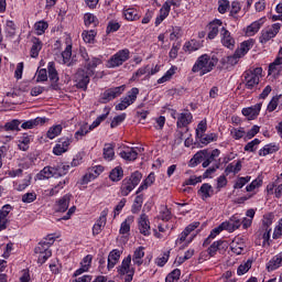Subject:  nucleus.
Segmentation results:
<instances>
[{
	"mask_svg": "<svg viewBox=\"0 0 282 282\" xmlns=\"http://www.w3.org/2000/svg\"><path fill=\"white\" fill-rule=\"evenodd\" d=\"M217 63H219L217 56L203 54L196 59L192 72L193 74H199V76H206V74H210V72L217 67Z\"/></svg>",
	"mask_w": 282,
	"mask_h": 282,
	"instance_id": "nucleus-1",
	"label": "nucleus"
},
{
	"mask_svg": "<svg viewBox=\"0 0 282 282\" xmlns=\"http://www.w3.org/2000/svg\"><path fill=\"white\" fill-rule=\"evenodd\" d=\"M54 235H48L35 247L34 252L37 254V263L41 265L52 257V250L50 247L54 245Z\"/></svg>",
	"mask_w": 282,
	"mask_h": 282,
	"instance_id": "nucleus-2",
	"label": "nucleus"
},
{
	"mask_svg": "<svg viewBox=\"0 0 282 282\" xmlns=\"http://www.w3.org/2000/svg\"><path fill=\"white\" fill-rule=\"evenodd\" d=\"M141 180H142V173L138 171L133 172L129 177H126L121 182V186L119 191L121 197H128L130 193L135 188V186L140 184Z\"/></svg>",
	"mask_w": 282,
	"mask_h": 282,
	"instance_id": "nucleus-3",
	"label": "nucleus"
},
{
	"mask_svg": "<svg viewBox=\"0 0 282 282\" xmlns=\"http://www.w3.org/2000/svg\"><path fill=\"white\" fill-rule=\"evenodd\" d=\"M263 76V68L256 67L243 73L246 89H254Z\"/></svg>",
	"mask_w": 282,
	"mask_h": 282,
	"instance_id": "nucleus-4",
	"label": "nucleus"
},
{
	"mask_svg": "<svg viewBox=\"0 0 282 282\" xmlns=\"http://www.w3.org/2000/svg\"><path fill=\"white\" fill-rule=\"evenodd\" d=\"M129 58H131L129 48L120 50L107 61L106 67H108V69H115L116 67L124 65Z\"/></svg>",
	"mask_w": 282,
	"mask_h": 282,
	"instance_id": "nucleus-5",
	"label": "nucleus"
},
{
	"mask_svg": "<svg viewBox=\"0 0 282 282\" xmlns=\"http://www.w3.org/2000/svg\"><path fill=\"white\" fill-rule=\"evenodd\" d=\"M199 221H194L189 224L185 229L178 235V238L175 240V246H188L193 242V239H195V236H192L188 238V235L191 232H194V230H197L199 228Z\"/></svg>",
	"mask_w": 282,
	"mask_h": 282,
	"instance_id": "nucleus-6",
	"label": "nucleus"
},
{
	"mask_svg": "<svg viewBox=\"0 0 282 282\" xmlns=\"http://www.w3.org/2000/svg\"><path fill=\"white\" fill-rule=\"evenodd\" d=\"M124 89H127V86L124 85L109 88L100 95L99 101L102 105H107V102H111V100H116V98H119V96H122V94H124Z\"/></svg>",
	"mask_w": 282,
	"mask_h": 282,
	"instance_id": "nucleus-7",
	"label": "nucleus"
},
{
	"mask_svg": "<svg viewBox=\"0 0 282 282\" xmlns=\"http://www.w3.org/2000/svg\"><path fill=\"white\" fill-rule=\"evenodd\" d=\"M140 94V89L132 88L127 93V96L121 98V101L115 107L116 111H124V109H128L138 100V95Z\"/></svg>",
	"mask_w": 282,
	"mask_h": 282,
	"instance_id": "nucleus-8",
	"label": "nucleus"
},
{
	"mask_svg": "<svg viewBox=\"0 0 282 282\" xmlns=\"http://www.w3.org/2000/svg\"><path fill=\"white\" fill-rule=\"evenodd\" d=\"M117 272L122 276H124L126 274V282L133 281V274H135V269L131 267V254H129L122 260L121 265L117 268Z\"/></svg>",
	"mask_w": 282,
	"mask_h": 282,
	"instance_id": "nucleus-9",
	"label": "nucleus"
},
{
	"mask_svg": "<svg viewBox=\"0 0 282 282\" xmlns=\"http://www.w3.org/2000/svg\"><path fill=\"white\" fill-rule=\"evenodd\" d=\"M281 23H274L270 26L264 28L261 31V35L259 37V41L262 45H265V43H269V41H272V39H274V36H276L279 34V32L281 31Z\"/></svg>",
	"mask_w": 282,
	"mask_h": 282,
	"instance_id": "nucleus-10",
	"label": "nucleus"
},
{
	"mask_svg": "<svg viewBox=\"0 0 282 282\" xmlns=\"http://www.w3.org/2000/svg\"><path fill=\"white\" fill-rule=\"evenodd\" d=\"M94 76L93 74H89V70H86L85 68H79L75 74V83L76 87L78 89H87V86L89 85V80Z\"/></svg>",
	"mask_w": 282,
	"mask_h": 282,
	"instance_id": "nucleus-11",
	"label": "nucleus"
},
{
	"mask_svg": "<svg viewBox=\"0 0 282 282\" xmlns=\"http://www.w3.org/2000/svg\"><path fill=\"white\" fill-rule=\"evenodd\" d=\"M72 142L74 139L70 137H62L57 140V143L53 148L54 155H63V153H67L69 151V147H72Z\"/></svg>",
	"mask_w": 282,
	"mask_h": 282,
	"instance_id": "nucleus-12",
	"label": "nucleus"
},
{
	"mask_svg": "<svg viewBox=\"0 0 282 282\" xmlns=\"http://www.w3.org/2000/svg\"><path fill=\"white\" fill-rule=\"evenodd\" d=\"M139 232L144 237L151 235V221H149V216L147 214H141L138 220Z\"/></svg>",
	"mask_w": 282,
	"mask_h": 282,
	"instance_id": "nucleus-13",
	"label": "nucleus"
},
{
	"mask_svg": "<svg viewBox=\"0 0 282 282\" xmlns=\"http://www.w3.org/2000/svg\"><path fill=\"white\" fill-rule=\"evenodd\" d=\"M220 43L228 50H235V37L228 29L221 28L220 30Z\"/></svg>",
	"mask_w": 282,
	"mask_h": 282,
	"instance_id": "nucleus-14",
	"label": "nucleus"
},
{
	"mask_svg": "<svg viewBox=\"0 0 282 282\" xmlns=\"http://www.w3.org/2000/svg\"><path fill=\"white\" fill-rule=\"evenodd\" d=\"M107 215H109V208H105L99 216V219L93 226V235H100L102 228L107 226Z\"/></svg>",
	"mask_w": 282,
	"mask_h": 282,
	"instance_id": "nucleus-15",
	"label": "nucleus"
},
{
	"mask_svg": "<svg viewBox=\"0 0 282 282\" xmlns=\"http://www.w3.org/2000/svg\"><path fill=\"white\" fill-rule=\"evenodd\" d=\"M105 167L102 165H96L88 170V172L83 176V184H89V182L96 180L102 172Z\"/></svg>",
	"mask_w": 282,
	"mask_h": 282,
	"instance_id": "nucleus-16",
	"label": "nucleus"
},
{
	"mask_svg": "<svg viewBox=\"0 0 282 282\" xmlns=\"http://www.w3.org/2000/svg\"><path fill=\"white\" fill-rule=\"evenodd\" d=\"M261 107H263V102L256 104L254 106L243 108L242 116L248 118V120H254L258 118L259 113H261Z\"/></svg>",
	"mask_w": 282,
	"mask_h": 282,
	"instance_id": "nucleus-17",
	"label": "nucleus"
},
{
	"mask_svg": "<svg viewBox=\"0 0 282 282\" xmlns=\"http://www.w3.org/2000/svg\"><path fill=\"white\" fill-rule=\"evenodd\" d=\"M223 227L228 232H235V230H238V228H241V218H239V215L236 214L231 216L228 221H224Z\"/></svg>",
	"mask_w": 282,
	"mask_h": 282,
	"instance_id": "nucleus-18",
	"label": "nucleus"
},
{
	"mask_svg": "<svg viewBox=\"0 0 282 282\" xmlns=\"http://www.w3.org/2000/svg\"><path fill=\"white\" fill-rule=\"evenodd\" d=\"M221 28H226L224 26V22L221 20H214L213 22H210L207 39H209V41L217 39L219 32L221 33Z\"/></svg>",
	"mask_w": 282,
	"mask_h": 282,
	"instance_id": "nucleus-19",
	"label": "nucleus"
},
{
	"mask_svg": "<svg viewBox=\"0 0 282 282\" xmlns=\"http://www.w3.org/2000/svg\"><path fill=\"white\" fill-rule=\"evenodd\" d=\"M230 250L234 252V254H243V250H246V241H243V238H234L230 243Z\"/></svg>",
	"mask_w": 282,
	"mask_h": 282,
	"instance_id": "nucleus-20",
	"label": "nucleus"
},
{
	"mask_svg": "<svg viewBox=\"0 0 282 282\" xmlns=\"http://www.w3.org/2000/svg\"><path fill=\"white\" fill-rule=\"evenodd\" d=\"M93 259L94 257H91V254H87L86 257H84V259L80 262V268L74 272V276H80V274H85V272H89V269L91 268Z\"/></svg>",
	"mask_w": 282,
	"mask_h": 282,
	"instance_id": "nucleus-21",
	"label": "nucleus"
},
{
	"mask_svg": "<svg viewBox=\"0 0 282 282\" xmlns=\"http://www.w3.org/2000/svg\"><path fill=\"white\" fill-rule=\"evenodd\" d=\"M193 122V113L185 111L178 115L177 121H176V127L177 129H184L188 127Z\"/></svg>",
	"mask_w": 282,
	"mask_h": 282,
	"instance_id": "nucleus-22",
	"label": "nucleus"
},
{
	"mask_svg": "<svg viewBox=\"0 0 282 282\" xmlns=\"http://www.w3.org/2000/svg\"><path fill=\"white\" fill-rule=\"evenodd\" d=\"M254 47V40L250 39L247 41H243L240 46L235 51L236 56L243 58L248 52H250V48Z\"/></svg>",
	"mask_w": 282,
	"mask_h": 282,
	"instance_id": "nucleus-23",
	"label": "nucleus"
},
{
	"mask_svg": "<svg viewBox=\"0 0 282 282\" xmlns=\"http://www.w3.org/2000/svg\"><path fill=\"white\" fill-rule=\"evenodd\" d=\"M58 170L52 166H45L40 173L36 175V180H50L51 177H58Z\"/></svg>",
	"mask_w": 282,
	"mask_h": 282,
	"instance_id": "nucleus-24",
	"label": "nucleus"
},
{
	"mask_svg": "<svg viewBox=\"0 0 282 282\" xmlns=\"http://www.w3.org/2000/svg\"><path fill=\"white\" fill-rule=\"evenodd\" d=\"M120 257H122V251L120 249H113L108 254V270H113L116 265H118V261H120Z\"/></svg>",
	"mask_w": 282,
	"mask_h": 282,
	"instance_id": "nucleus-25",
	"label": "nucleus"
},
{
	"mask_svg": "<svg viewBox=\"0 0 282 282\" xmlns=\"http://www.w3.org/2000/svg\"><path fill=\"white\" fill-rule=\"evenodd\" d=\"M102 65V58L100 57H90L85 64L84 69L88 72V74H96V67Z\"/></svg>",
	"mask_w": 282,
	"mask_h": 282,
	"instance_id": "nucleus-26",
	"label": "nucleus"
},
{
	"mask_svg": "<svg viewBox=\"0 0 282 282\" xmlns=\"http://www.w3.org/2000/svg\"><path fill=\"white\" fill-rule=\"evenodd\" d=\"M119 155L127 162H135V160H138V148H127L122 150Z\"/></svg>",
	"mask_w": 282,
	"mask_h": 282,
	"instance_id": "nucleus-27",
	"label": "nucleus"
},
{
	"mask_svg": "<svg viewBox=\"0 0 282 282\" xmlns=\"http://www.w3.org/2000/svg\"><path fill=\"white\" fill-rule=\"evenodd\" d=\"M31 42L30 56L31 58H39V54L43 50V42L39 37H32Z\"/></svg>",
	"mask_w": 282,
	"mask_h": 282,
	"instance_id": "nucleus-28",
	"label": "nucleus"
},
{
	"mask_svg": "<svg viewBox=\"0 0 282 282\" xmlns=\"http://www.w3.org/2000/svg\"><path fill=\"white\" fill-rule=\"evenodd\" d=\"M228 248V243L224 240L214 241L209 248L207 249V252L210 257H215L219 250H226Z\"/></svg>",
	"mask_w": 282,
	"mask_h": 282,
	"instance_id": "nucleus-29",
	"label": "nucleus"
},
{
	"mask_svg": "<svg viewBox=\"0 0 282 282\" xmlns=\"http://www.w3.org/2000/svg\"><path fill=\"white\" fill-rule=\"evenodd\" d=\"M214 194L215 189H213V185L208 183H204L198 189V195L204 202H206V199H209V197H212Z\"/></svg>",
	"mask_w": 282,
	"mask_h": 282,
	"instance_id": "nucleus-30",
	"label": "nucleus"
},
{
	"mask_svg": "<svg viewBox=\"0 0 282 282\" xmlns=\"http://www.w3.org/2000/svg\"><path fill=\"white\" fill-rule=\"evenodd\" d=\"M282 267V251L275 254L268 263L267 270L268 272H274V270H279Z\"/></svg>",
	"mask_w": 282,
	"mask_h": 282,
	"instance_id": "nucleus-31",
	"label": "nucleus"
},
{
	"mask_svg": "<svg viewBox=\"0 0 282 282\" xmlns=\"http://www.w3.org/2000/svg\"><path fill=\"white\" fill-rule=\"evenodd\" d=\"M240 58L241 57L238 56L237 53H234V55L223 57L220 63H221L223 67H225V69H230L231 67H235V65H237V63H239Z\"/></svg>",
	"mask_w": 282,
	"mask_h": 282,
	"instance_id": "nucleus-32",
	"label": "nucleus"
},
{
	"mask_svg": "<svg viewBox=\"0 0 282 282\" xmlns=\"http://www.w3.org/2000/svg\"><path fill=\"white\" fill-rule=\"evenodd\" d=\"M206 155H208V150H202L194 154V156L189 160L188 166L195 169L198 164H202L204 160H206Z\"/></svg>",
	"mask_w": 282,
	"mask_h": 282,
	"instance_id": "nucleus-33",
	"label": "nucleus"
},
{
	"mask_svg": "<svg viewBox=\"0 0 282 282\" xmlns=\"http://www.w3.org/2000/svg\"><path fill=\"white\" fill-rule=\"evenodd\" d=\"M219 155H221V151H219V149H215L212 152H208L207 150V154L203 161V169H208V166H210Z\"/></svg>",
	"mask_w": 282,
	"mask_h": 282,
	"instance_id": "nucleus-34",
	"label": "nucleus"
},
{
	"mask_svg": "<svg viewBox=\"0 0 282 282\" xmlns=\"http://www.w3.org/2000/svg\"><path fill=\"white\" fill-rule=\"evenodd\" d=\"M47 122V118L45 117H36L35 119H30L21 124L22 129H34V127H39V124H45Z\"/></svg>",
	"mask_w": 282,
	"mask_h": 282,
	"instance_id": "nucleus-35",
	"label": "nucleus"
},
{
	"mask_svg": "<svg viewBox=\"0 0 282 282\" xmlns=\"http://www.w3.org/2000/svg\"><path fill=\"white\" fill-rule=\"evenodd\" d=\"M69 195H64L55 204V213H65L69 208Z\"/></svg>",
	"mask_w": 282,
	"mask_h": 282,
	"instance_id": "nucleus-36",
	"label": "nucleus"
},
{
	"mask_svg": "<svg viewBox=\"0 0 282 282\" xmlns=\"http://www.w3.org/2000/svg\"><path fill=\"white\" fill-rule=\"evenodd\" d=\"M265 23V17L260 18L258 21H254L247 28V34L249 36H254L259 30H261V26Z\"/></svg>",
	"mask_w": 282,
	"mask_h": 282,
	"instance_id": "nucleus-37",
	"label": "nucleus"
},
{
	"mask_svg": "<svg viewBox=\"0 0 282 282\" xmlns=\"http://www.w3.org/2000/svg\"><path fill=\"white\" fill-rule=\"evenodd\" d=\"M279 144L269 143L259 150L260 158H265V155H272V153H276L279 151Z\"/></svg>",
	"mask_w": 282,
	"mask_h": 282,
	"instance_id": "nucleus-38",
	"label": "nucleus"
},
{
	"mask_svg": "<svg viewBox=\"0 0 282 282\" xmlns=\"http://www.w3.org/2000/svg\"><path fill=\"white\" fill-rule=\"evenodd\" d=\"M30 184H32V176L28 175L22 181L13 182V188H14V191H18L21 193V192L25 191V188H28V186H30Z\"/></svg>",
	"mask_w": 282,
	"mask_h": 282,
	"instance_id": "nucleus-39",
	"label": "nucleus"
},
{
	"mask_svg": "<svg viewBox=\"0 0 282 282\" xmlns=\"http://www.w3.org/2000/svg\"><path fill=\"white\" fill-rule=\"evenodd\" d=\"M242 169L241 161H234L232 163H229L225 169V174L230 175L234 173V175H237Z\"/></svg>",
	"mask_w": 282,
	"mask_h": 282,
	"instance_id": "nucleus-40",
	"label": "nucleus"
},
{
	"mask_svg": "<svg viewBox=\"0 0 282 282\" xmlns=\"http://www.w3.org/2000/svg\"><path fill=\"white\" fill-rule=\"evenodd\" d=\"M142 259H144V247H139L133 252L132 262L134 265H142L144 263Z\"/></svg>",
	"mask_w": 282,
	"mask_h": 282,
	"instance_id": "nucleus-41",
	"label": "nucleus"
},
{
	"mask_svg": "<svg viewBox=\"0 0 282 282\" xmlns=\"http://www.w3.org/2000/svg\"><path fill=\"white\" fill-rule=\"evenodd\" d=\"M154 183H155V173L152 172L139 186L137 194L142 193V191H147V188H149V186H153Z\"/></svg>",
	"mask_w": 282,
	"mask_h": 282,
	"instance_id": "nucleus-42",
	"label": "nucleus"
},
{
	"mask_svg": "<svg viewBox=\"0 0 282 282\" xmlns=\"http://www.w3.org/2000/svg\"><path fill=\"white\" fill-rule=\"evenodd\" d=\"M131 224H133V216H128L120 226L119 234L120 235H129L131 232Z\"/></svg>",
	"mask_w": 282,
	"mask_h": 282,
	"instance_id": "nucleus-43",
	"label": "nucleus"
},
{
	"mask_svg": "<svg viewBox=\"0 0 282 282\" xmlns=\"http://www.w3.org/2000/svg\"><path fill=\"white\" fill-rule=\"evenodd\" d=\"M123 17L127 21H138L140 19V12L134 8L124 9Z\"/></svg>",
	"mask_w": 282,
	"mask_h": 282,
	"instance_id": "nucleus-44",
	"label": "nucleus"
},
{
	"mask_svg": "<svg viewBox=\"0 0 282 282\" xmlns=\"http://www.w3.org/2000/svg\"><path fill=\"white\" fill-rule=\"evenodd\" d=\"M61 133H63L62 124L52 126L46 132V138H48V140H54V138H58Z\"/></svg>",
	"mask_w": 282,
	"mask_h": 282,
	"instance_id": "nucleus-45",
	"label": "nucleus"
},
{
	"mask_svg": "<svg viewBox=\"0 0 282 282\" xmlns=\"http://www.w3.org/2000/svg\"><path fill=\"white\" fill-rule=\"evenodd\" d=\"M113 158H116V152L113 150V144L111 143H106L104 145V159L107 162H111V160H113Z\"/></svg>",
	"mask_w": 282,
	"mask_h": 282,
	"instance_id": "nucleus-46",
	"label": "nucleus"
},
{
	"mask_svg": "<svg viewBox=\"0 0 282 282\" xmlns=\"http://www.w3.org/2000/svg\"><path fill=\"white\" fill-rule=\"evenodd\" d=\"M177 73V66H172L166 73L158 79L159 85H163V83H169L173 76Z\"/></svg>",
	"mask_w": 282,
	"mask_h": 282,
	"instance_id": "nucleus-47",
	"label": "nucleus"
},
{
	"mask_svg": "<svg viewBox=\"0 0 282 282\" xmlns=\"http://www.w3.org/2000/svg\"><path fill=\"white\" fill-rule=\"evenodd\" d=\"M47 72H48V78L51 83H57L59 80L58 78V72L56 70V66L54 62H50L47 64Z\"/></svg>",
	"mask_w": 282,
	"mask_h": 282,
	"instance_id": "nucleus-48",
	"label": "nucleus"
},
{
	"mask_svg": "<svg viewBox=\"0 0 282 282\" xmlns=\"http://www.w3.org/2000/svg\"><path fill=\"white\" fill-rule=\"evenodd\" d=\"M219 135L215 132L203 134V137H198L200 144H204L205 147L210 144V142H217Z\"/></svg>",
	"mask_w": 282,
	"mask_h": 282,
	"instance_id": "nucleus-49",
	"label": "nucleus"
},
{
	"mask_svg": "<svg viewBox=\"0 0 282 282\" xmlns=\"http://www.w3.org/2000/svg\"><path fill=\"white\" fill-rule=\"evenodd\" d=\"M89 132H90L89 124L83 123L74 134L76 142H78L79 140H83V138H85V135H87V133Z\"/></svg>",
	"mask_w": 282,
	"mask_h": 282,
	"instance_id": "nucleus-50",
	"label": "nucleus"
},
{
	"mask_svg": "<svg viewBox=\"0 0 282 282\" xmlns=\"http://www.w3.org/2000/svg\"><path fill=\"white\" fill-rule=\"evenodd\" d=\"M282 65V57L275 58L270 65L268 74L269 76H272V74L275 76V74H279V69H281Z\"/></svg>",
	"mask_w": 282,
	"mask_h": 282,
	"instance_id": "nucleus-51",
	"label": "nucleus"
},
{
	"mask_svg": "<svg viewBox=\"0 0 282 282\" xmlns=\"http://www.w3.org/2000/svg\"><path fill=\"white\" fill-rule=\"evenodd\" d=\"M109 177L111 182H120L124 177V171L120 166H117L111 170Z\"/></svg>",
	"mask_w": 282,
	"mask_h": 282,
	"instance_id": "nucleus-52",
	"label": "nucleus"
},
{
	"mask_svg": "<svg viewBox=\"0 0 282 282\" xmlns=\"http://www.w3.org/2000/svg\"><path fill=\"white\" fill-rule=\"evenodd\" d=\"M230 135L234 140H246V128L239 127V128H231L230 129Z\"/></svg>",
	"mask_w": 282,
	"mask_h": 282,
	"instance_id": "nucleus-53",
	"label": "nucleus"
},
{
	"mask_svg": "<svg viewBox=\"0 0 282 282\" xmlns=\"http://www.w3.org/2000/svg\"><path fill=\"white\" fill-rule=\"evenodd\" d=\"M223 230H226V227H224V223H221L218 227L214 228L208 238L204 241V246H208L210 242V239H215L218 235L223 232Z\"/></svg>",
	"mask_w": 282,
	"mask_h": 282,
	"instance_id": "nucleus-54",
	"label": "nucleus"
},
{
	"mask_svg": "<svg viewBox=\"0 0 282 282\" xmlns=\"http://www.w3.org/2000/svg\"><path fill=\"white\" fill-rule=\"evenodd\" d=\"M84 23L87 28H89L90 25H94V28H96V25H98V18L94 13H85Z\"/></svg>",
	"mask_w": 282,
	"mask_h": 282,
	"instance_id": "nucleus-55",
	"label": "nucleus"
},
{
	"mask_svg": "<svg viewBox=\"0 0 282 282\" xmlns=\"http://www.w3.org/2000/svg\"><path fill=\"white\" fill-rule=\"evenodd\" d=\"M259 144H261V140L259 139H253L252 141L248 142L243 150L247 153H254V151H257L259 149Z\"/></svg>",
	"mask_w": 282,
	"mask_h": 282,
	"instance_id": "nucleus-56",
	"label": "nucleus"
},
{
	"mask_svg": "<svg viewBox=\"0 0 282 282\" xmlns=\"http://www.w3.org/2000/svg\"><path fill=\"white\" fill-rule=\"evenodd\" d=\"M72 61V44L66 45L65 50L62 52V61L63 65H67Z\"/></svg>",
	"mask_w": 282,
	"mask_h": 282,
	"instance_id": "nucleus-57",
	"label": "nucleus"
},
{
	"mask_svg": "<svg viewBox=\"0 0 282 282\" xmlns=\"http://www.w3.org/2000/svg\"><path fill=\"white\" fill-rule=\"evenodd\" d=\"M250 268H252V260H247L241 263L237 269L238 276H243L247 272H249Z\"/></svg>",
	"mask_w": 282,
	"mask_h": 282,
	"instance_id": "nucleus-58",
	"label": "nucleus"
},
{
	"mask_svg": "<svg viewBox=\"0 0 282 282\" xmlns=\"http://www.w3.org/2000/svg\"><path fill=\"white\" fill-rule=\"evenodd\" d=\"M274 223V214H265L262 218V226L264 230H272L270 226Z\"/></svg>",
	"mask_w": 282,
	"mask_h": 282,
	"instance_id": "nucleus-59",
	"label": "nucleus"
},
{
	"mask_svg": "<svg viewBox=\"0 0 282 282\" xmlns=\"http://www.w3.org/2000/svg\"><path fill=\"white\" fill-rule=\"evenodd\" d=\"M47 28H50V25L45 21H40L34 24V30L37 36L45 34V30H47Z\"/></svg>",
	"mask_w": 282,
	"mask_h": 282,
	"instance_id": "nucleus-60",
	"label": "nucleus"
},
{
	"mask_svg": "<svg viewBox=\"0 0 282 282\" xmlns=\"http://www.w3.org/2000/svg\"><path fill=\"white\" fill-rule=\"evenodd\" d=\"M180 276H182V271L180 269H174L166 275L165 282H177L180 281Z\"/></svg>",
	"mask_w": 282,
	"mask_h": 282,
	"instance_id": "nucleus-61",
	"label": "nucleus"
},
{
	"mask_svg": "<svg viewBox=\"0 0 282 282\" xmlns=\"http://www.w3.org/2000/svg\"><path fill=\"white\" fill-rule=\"evenodd\" d=\"M82 36L85 43H94V41H96V31H84Z\"/></svg>",
	"mask_w": 282,
	"mask_h": 282,
	"instance_id": "nucleus-62",
	"label": "nucleus"
},
{
	"mask_svg": "<svg viewBox=\"0 0 282 282\" xmlns=\"http://www.w3.org/2000/svg\"><path fill=\"white\" fill-rule=\"evenodd\" d=\"M10 213H12V207L10 205H4L0 209V219L10 223V219L8 218Z\"/></svg>",
	"mask_w": 282,
	"mask_h": 282,
	"instance_id": "nucleus-63",
	"label": "nucleus"
},
{
	"mask_svg": "<svg viewBox=\"0 0 282 282\" xmlns=\"http://www.w3.org/2000/svg\"><path fill=\"white\" fill-rule=\"evenodd\" d=\"M207 129L208 123L206 122V120H202L196 128V138H202L204 133H206Z\"/></svg>",
	"mask_w": 282,
	"mask_h": 282,
	"instance_id": "nucleus-64",
	"label": "nucleus"
}]
</instances>
